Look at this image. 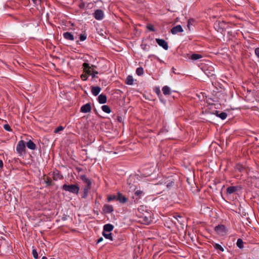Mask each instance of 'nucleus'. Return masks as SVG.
Here are the masks:
<instances>
[{"instance_id":"f8f14e48","label":"nucleus","mask_w":259,"mask_h":259,"mask_svg":"<svg viewBox=\"0 0 259 259\" xmlns=\"http://www.w3.org/2000/svg\"><path fill=\"white\" fill-rule=\"evenodd\" d=\"M63 36L64 38L67 40L73 41L74 40V37L73 35L69 32H65L63 33Z\"/></svg>"},{"instance_id":"49530a36","label":"nucleus","mask_w":259,"mask_h":259,"mask_svg":"<svg viewBox=\"0 0 259 259\" xmlns=\"http://www.w3.org/2000/svg\"><path fill=\"white\" fill-rule=\"evenodd\" d=\"M103 240V238L102 237H100L97 240V243H99L102 242Z\"/></svg>"},{"instance_id":"8fccbe9b","label":"nucleus","mask_w":259,"mask_h":259,"mask_svg":"<svg viewBox=\"0 0 259 259\" xmlns=\"http://www.w3.org/2000/svg\"><path fill=\"white\" fill-rule=\"evenodd\" d=\"M91 67V70L92 71H93V69H95V68H96V66H95V65H92V66Z\"/></svg>"},{"instance_id":"f3484780","label":"nucleus","mask_w":259,"mask_h":259,"mask_svg":"<svg viewBox=\"0 0 259 259\" xmlns=\"http://www.w3.org/2000/svg\"><path fill=\"white\" fill-rule=\"evenodd\" d=\"M117 200H118L120 202L123 203L127 201V199L122 194L118 193Z\"/></svg>"},{"instance_id":"79ce46f5","label":"nucleus","mask_w":259,"mask_h":259,"mask_svg":"<svg viewBox=\"0 0 259 259\" xmlns=\"http://www.w3.org/2000/svg\"><path fill=\"white\" fill-rule=\"evenodd\" d=\"M147 28L148 30H149L151 31H155V28L154 26L151 24H149L147 26Z\"/></svg>"},{"instance_id":"a211bd4d","label":"nucleus","mask_w":259,"mask_h":259,"mask_svg":"<svg viewBox=\"0 0 259 259\" xmlns=\"http://www.w3.org/2000/svg\"><path fill=\"white\" fill-rule=\"evenodd\" d=\"M26 146L28 149L31 150H35L36 148V145L30 140L27 142Z\"/></svg>"},{"instance_id":"c03bdc74","label":"nucleus","mask_w":259,"mask_h":259,"mask_svg":"<svg viewBox=\"0 0 259 259\" xmlns=\"http://www.w3.org/2000/svg\"><path fill=\"white\" fill-rule=\"evenodd\" d=\"M256 56L259 58V48H257L254 51Z\"/></svg>"},{"instance_id":"0eeeda50","label":"nucleus","mask_w":259,"mask_h":259,"mask_svg":"<svg viewBox=\"0 0 259 259\" xmlns=\"http://www.w3.org/2000/svg\"><path fill=\"white\" fill-rule=\"evenodd\" d=\"M91 109V104L90 103H88L81 107L80 111L82 113H87L90 112Z\"/></svg>"},{"instance_id":"2f4dec72","label":"nucleus","mask_w":259,"mask_h":259,"mask_svg":"<svg viewBox=\"0 0 259 259\" xmlns=\"http://www.w3.org/2000/svg\"><path fill=\"white\" fill-rule=\"evenodd\" d=\"M44 183L46 184L47 186H49L52 185V179H43Z\"/></svg>"},{"instance_id":"2eb2a0df","label":"nucleus","mask_w":259,"mask_h":259,"mask_svg":"<svg viewBox=\"0 0 259 259\" xmlns=\"http://www.w3.org/2000/svg\"><path fill=\"white\" fill-rule=\"evenodd\" d=\"M140 221L143 224L149 225L151 223L152 220L150 217H143L141 218Z\"/></svg>"},{"instance_id":"39448f33","label":"nucleus","mask_w":259,"mask_h":259,"mask_svg":"<svg viewBox=\"0 0 259 259\" xmlns=\"http://www.w3.org/2000/svg\"><path fill=\"white\" fill-rule=\"evenodd\" d=\"M93 15L95 18L97 20H101L104 17V13L103 11L100 9L96 10Z\"/></svg>"},{"instance_id":"5701e85b","label":"nucleus","mask_w":259,"mask_h":259,"mask_svg":"<svg viewBox=\"0 0 259 259\" xmlns=\"http://www.w3.org/2000/svg\"><path fill=\"white\" fill-rule=\"evenodd\" d=\"M237 191V187L235 186H230L227 189V192L230 194L233 193Z\"/></svg>"},{"instance_id":"a18cd8bd","label":"nucleus","mask_w":259,"mask_h":259,"mask_svg":"<svg viewBox=\"0 0 259 259\" xmlns=\"http://www.w3.org/2000/svg\"><path fill=\"white\" fill-rule=\"evenodd\" d=\"M141 47L144 50H145V51H147V45L145 44V45H141Z\"/></svg>"},{"instance_id":"37998d69","label":"nucleus","mask_w":259,"mask_h":259,"mask_svg":"<svg viewBox=\"0 0 259 259\" xmlns=\"http://www.w3.org/2000/svg\"><path fill=\"white\" fill-rule=\"evenodd\" d=\"M80 78H81L82 80H87V79H88V76H87V74H86L85 73V74H82L80 75Z\"/></svg>"},{"instance_id":"3c124183","label":"nucleus","mask_w":259,"mask_h":259,"mask_svg":"<svg viewBox=\"0 0 259 259\" xmlns=\"http://www.w3.org/2000/svg\"><path fill=\"white\" fill-rule=\"evenodd\" d=\"M41 259H48L47 257L46 256H43Z\"/></svg>"},{"instance_id":"ea45409f","label":"nucleus","mask_w":259,"mask_h":259,"mask_svg":"<svg viewBox=\"0 0 259 259\" xmlns=\"http://www.w3.org/2000/svg\"><path fill=\"white\" fill-rule=\"evenodd\" d=\"M154 91H155V92L156 93V94L158 96L159 98H160V97L162 96V95L161 94L160 89L158 88H157L154 90Z\"/></svg>"},{"instance_id":"4468645a","label":"nucleus","mask_w":259,"mask_h":259,"mask_svg":"<svg viewBox=\"0 0 259 259\" xmlns=\"http://www.w3.org/2000/svg\"><path fill=\"white\" fill-rule=\"evenodd\" d=\"M101 90V88L98 86L92 87L91 92L92 94L95 96H97L100 93Z\"/></svg>"},{"instance_id":"cd10ccee","label":"nucleus","mask_w":259,"mask_h":259,"mask_svg":"<svg viewBox=\"0 0 259 259\" xmlns=\"http://www.w3.org/2000/svg\"><path fill=\"white\" fill-rule=\"evenodd\" d=\"M136 73L138 75L141 76L144 74V70L142 67H138L136 69Z\"/></svg>"},{"instance_id":"dca6fc26","label":"nucleus","mask_w":259,"mask_h":259,"mask_svg":"<svg viewBox=\"0 0 259 259\" xmlns=\"http://www.w3.org/2000/svg\"><path fill=\"white\" fill-rule=\"evenodd\" d=\"M113 228L114 226L110 224H107L104 226L103 232H110L113 230Z\"/></svg>"},{"instance_id":"f03ea898","label":"nucleus","mask_w":259,"mask_h":259,"mask_svg":"<svg viewBox=\"0 0 259 259\" xmlns=\"http://www.w3.org/2000/svg\"><path fill=\"white\" fill-rule=\"evenodd\" d=\"M203 70L204 73L209 77L214 76V69L212 66H204Z\"/></svg>"},{"instance_id":"423d86ee","label":"nucleus","mask_w":259,"mask_h":259,"mask_svg":"<svg viewBox=\"0 0 259 259\" xmlns=\"http://www.w3.org/2000/svg\"><path fill=\"white\" fill-rule=\"evenodd\" d=\"M155 40L158 45L163 48L165 50H168V44L165 40L163 39L156 38Z\"/></svg>"},{"instance_id":"b1692460","label":"nucleus","mask_w":259,"mask_h":259,"mask_svg":"<svg viewBox=\"0 0 259 259\" xmlns=\"http://www.w3.org/2000/svg\"><path fill=\"white\" fill-rule=\"evenodd\" d=\"M101 108L102 110L106 113H110L111 112L110 108L108 105H103Z\"/></svg>"},{"instance_id":"4be33fe9","label":"nucleus","mask_w":259,"mask_h":259,"mask_svg":"<svg viewBox=\"0 0 259 259\" xmlns=\"http://www.w3.org/2000/svg\"><path fill=\"white\" fill-rule=\"evenodd\" d=\"M102 234L105 238L109 239L112 241L113 240L112 234L111 233H110V232H103Z\"/></svg>"},{"instance_id":"603ef678","label":"nucleus","mask_w":259,"mask_h":259,"mask_svg":"<svg viewBox=\"0 0 259 259\" xmlns=\"http://www.w3.org/2000/svg\"><path fill=\"white\" fill-rule=\"evenodd\" d=\"M32 1H33V2L34 3H35H35H36V1H37V0H32Z\"/></svg>"},{"instance_id":"a878e982","label":"nucleus","mask_w":259,"mask_h":259,"mask_svg":"<svg viewBox=\"0 0 259 259\" xmlns=\"http://www.w3.org/2000/svg\"><path fill=\"white\" fill-rule=\"evenodd\" d=\"M212 245H213V247H214L215 249L220 250L222 252L224 251V249L223 248V247L219 244L214 243H213Z\"/></svg>"},{"instance_id":"aec40b11","label":"nucleus","mask_w":259,"mask_h":259,"mask_svg":"<svg viewBox=\"0 0 259 259\" xmlns=\"http://www.w3.org/2000/svg\"><path fill=\"white\" fill-rule=\"evenodd\" d=\"M162 91L165 95H169L171 93L170 88L167 85L164 86L162 89Z\"/></svg>"},{"instance_id":"58836bf2","label":"nucleus","mask_w":259,"mask_h":259,"mask_svg":"<svg viewBox=\"0 0 259 259\" xmlns=\"http://www.w3.org/2000/svg\"><path fill=\"white\" fill-rule=\"evenodd\" d=\"M86 39H87V35L85 33L81 34L79 35V39L80 41H84Z\"/></svg>"},{"instance_id":"473e14b6","label":"nucleus","mask_w":259,"mask_h":259,"mask_svg":"<svg viewBox=\"0 0 259 259\" xmlns=\"http://www.w3.org/2000/svg\"><path fill=\"white\" fill-rule=\"evenodd\" d=\"M174 183L173 182H171L170 183H168L166 185V183L164 182H160V184L161 185H163L164 187H166V188H169V187H170L172 185V184Z\"/></svg>"},{"instance_id":"7ed1b4c3","label":"nucleus","mask_w":259,"mask_h":259,"mask_svg":"<svg viewBox=\"0 0 259 259\" xmlns=\"http://www.w3.org/2000/svg\"><path fill=\"white\" fill-rule=\"evenodd\" d=\"M84 182L86 183V186L83 188V198H85L88 195L89 190L91 189V182L89 179H84Z\"/></svg>"},{"instance_id":"e433bc0d","label":"nucleus","mask_w":259,"mask_h":259,"mask_svg":"<svg viewBox=\"0 0 259 259\" xmlns=\"http://www.w3.org/2000/svg\"><path fill=\"white\" fill-rule=\"evenodd\" d=\"M64 129V127L62 126H59L58 127H57L54 131V133H59L61 131H63V130Z\"/></svg>"},{"instance_id":"9d476101","label":"nucleus","mask_w":259,"mask_h":259,"mask_svg":"<svg viewBox=\"0 0 259 259\" xmlns=\"http://www.w3.org/2000/svg\"><path fill=\"white\" fill-rule=\"evenodd\" d=\"M82 67L83 68V71L85 72L86 74H91L92 70L91 67L90 66V64L87 63H84L82 65Z\"/></svg>"},{"instance_id":"c9c22d12","label":"nucleus","mask_w":259,"mask_h":259,"mask_svg":"<svg viewBox=\"0 0 259 259\" xmlns=\"http://www.w3.org/2000/svg\"><path fill=\"white\" fill-rule=\"evenodd\" d=\"M4 128L8 132H12V130L11 126L8 124H6L4 125Z\"/></svg>"},{"instance_id":"412c9836","label":"nucleus","mask_w":259,"mask_h":259,"mask_svg":"<svg viewBox=\"0 0 259 259\" xmlns=\"http://www.w3.org/2000/svg\"><path fill=\"white\" fill-rule=\"evenodd\" d=\"M202 57V56L199 54H193L189 57L190 59L193 60H198Z\"/></svg>"},{"instance_id":"4c0bfd02","label":"nucleus","mask_w":259,"mask_h":259,"mask_svg":"<svg viewBox=\"0 0 259 259\" xmlns=\"http://www.w3.org/2000/svg\"><path fill=\"white\" fill-rule=\"evenodd\" d=\"M117 199L116 196L114 195H111L108 197V201H111L112 200H115Z\"/></svg>"},{"instance_id":"f704fd0d","label":"nucleus","mask_w":259,"mask_h":259,"mask_svg":"<svg viewBox=\"0 0 259 259\" xmlns=\"http://www.w3.org/2000/svg\"><path fill=\"white\" fill-rule=\"evenodd\" d=\"M32 254L33 255V256L34 258L37 259L38 258V253L37 252V251L35 249H33L32 251Z\"/></svg>"},{"instance_id":"c85d7f7f","label":"nucleus","mask_w":259,"mask_h":259,"mask_svg":"<svg viewBox=\"0 0 259 259\" xmlns=\"http://www.w3.org/2000/svg\"><path fill=\"white\" fill-rule=\"evenodd\" d=\"M218 117H220L221 119L223 120H224L227 118V114L226 112H222L218 115Z\"/></svg>"},{"instance_id":"09e8293b","label":"nucleus","mask_w":259,"mask_h":259,"mask_svg":"<svg viewBox=\"0 0 259 259\" xmlns=\"http://www.w3.org/2000/svg\"><path fill=\"white\" fill-rule=\"evenodd\" d=\"M220 111L218 110H215L214 112V114L218 117V115L220 114Z\"/></svg>"},{"instance_id":"20e7f679","label":"nucleus","mask_w":259,"mask_h":259,"mask_svg":"<svg viewBox=\"0 0 259 259\" xmlns=\"http://www.w3.org/2000/svg\"><path fill=\"white\" fill-rule=\"evenodd\" d=\"M16 150L20 154H22L25 151V144L23 140H21L18 142L16 146Z\"/></svg>"},{"instance_id":"a19ab883","label":"nucleus","mask_w":259,"mask_h":259,"mask_svg":"<svg viewBox=\"0 0 259 259\" xmlns=\"http://www.w3.org/2000/svg\"><path fill=\"white\" fill-rule=\"evenodd\" d=\"M143 194H144V192L142 191H141V190H137L135 193V195L136 196H138L139 197H140Z\"/></svg>"},{"instance_id":"c756f323","label":"nucleus","mask_w":259,"mask_h":259,"mask_svg":"<svg viewBox=\"0 0 259 259\" xmlns=\"http://www.w3.org/2000/svg\"><path fill=\"white\" fill-rule=\"evenodd\" d=\"M76 170L78 171V175H79L78 176L80 177L79 178H81V179L86 178L85 175H83V174H82L83 172V171L82 169H81L80 168H77Z\"/></svg>"},{"instance_id":"de8ad7c7","label":"nucleus","mask_w":259,"mask_h":259,"mask_svg":"<svg viewBox=\"0 0 259 259\" xmlns=\"http://www.w3.org/2000/svg\"><path fill=\"white\" fill-rule=\"evenodd\" d=\"M3 167V162L2 160H0V168Z\"/></svg>"},{"instance_id":"ddd939ff","label":"nucleus","mask_w":259,"mask_h":259,"mask_svg":"<svg viewBox=\"0 0 259 259\" xmlns=\"http://www.w3.org/2000/svg\"><path fill=\"white\" fill-rule=\"evenodd\" d=\"M98 101L100 104H104L107 102V97L104 94H101L98 97Z\"/></svg>"},{"instance_id":"bb28decb","label":"nucleus","mask_w":259,"mask_h":259,"mask_svg":"<svg viewBox=\"0 0 259 259\" xmlns=\"http://www.w3.org/2000/svg\"><path fill=\"white\" fill-rule=\"evenodd\" d=\"M197 179H186V181L187 182V183L189 184V185H192V183H194V184L196 185V187L197 188H198V186H197V182L196 181ZM198 180L199 179H197Z\"/></svg>"},{"instance_id":"6ab92c4d","label":"nucleus","mask_w":259,"mask_h":259,"mask_svg":"<svg viewBox=\"0 0 259 259\" xmlns=\"http://www.w3.org/2000/svg\"><path fill=\"white\" fill-rule=\"evenodd\" d=\"M125 83L128 85H132L134 83V78L132 75H128L126 78Z\"/></svg>"},{"instance_id":"f257e3e1","label":"nucleus","mask_w":259,"mask_h":259,"mask_svg":"<svg viewBox=\"0 0 259 259\" xmlns=\"http://www.w3.org/2000/svg\"><path fill=\"white\" fill-rule=\"evenodd\" d=\"M63 189L74 194H77L79 190V188L77 185H67L64 184L63 186Z\"/></svg>"},{"instance_id":"9b49d317","label":"nucleus","mask_w":259,"mask_h":259,"mask_svg":"<svg viewBox=\"0 0 259 259\" xmlns=\"http://www.w3.org/2000/svg\"><path fill=\"white\" fill-rule=\"evenodd\" d=\"M225 228L224 225H219L215 227L214 230L218 234H222L225 232Z\"/></svg>"},{"instance_id":"72a5a7b5","label":"nucleus","mask_w":259,"mask_h":259,"mask_svg":"<svg viewBox=\"0 0 259 259\" xmlns=\"http://www.w3.org/2000/svg\"><path fill=\"white\" fill-rule=\"evenodd\" d=\"M98 73H99L97 71H96L95 69H93V71H92V73H91L92 78H98V76L96 75L98 74Z\"/></svg>"},{"instance_id":"6e6552de","label":"nucleus","mask_w":259,"mask_h":259,"mask_svg":"<svg viewBox=\"0 0 259 259\" xmlns=\"http://www.w3.org/2000/svg\"><path fill=\"white\" fill-rule=\"evenodd\" d=\"M183 31V29L181 25L174 26L170 30V32L172 34H176L178 32H182Z\"/></svg>"},{"instance_id":"7c9ffc66","label":"nucleus","mask_w":259,"mask_h":259,"mask_svg":"<svg viewBox=\"0 0 259 259\" xmlns=\"http://www.w3.org/2000/svg\"><path fill=\"white\" fill-rule=\"evenodd\" d=\"M194 21H194V20L193 19H190L188 20V24H187V27H188L189 30H191L190 26H191V25H193V24L194 23Z\"/></svg>"},{"instance_id":"1a4fd4ad","label":"nucleus","mask_w":259,"mask_h":259,"mask_svg":"<svg viewBox=\"0 0 259 259\" xmlns=\"http://www.w3.org/2000/svg\"><path fill=\"white\" fill-rule=\"evenodd\" d=\"M103 210L105 213H110L113 211V207L111 205L105 204L103 207Z\"/></svg>"},{"instance_id":"393cba45","label":"nucleus","mask_w":259,"mask_h":259,"mask_svg":"<svg viewBox=\"0 0 259 259\" xmlns=\"http://www.w3.org/2000/svg\"><path fill=\"white\" fill-rule=\"evenodd\" d=\"M236 245L237 247H239V248H243L244 247L243 240L241 238L238 239Z\"/></svg>"}]
</instances>
